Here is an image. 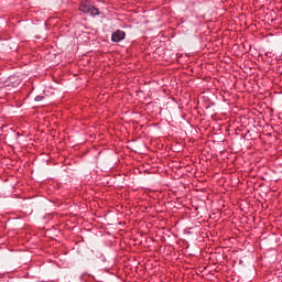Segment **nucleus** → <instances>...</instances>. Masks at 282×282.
<instances>
[{
	"label": "nucleus",
	"instance_id": "obj_1",
	"mask_svg": "<svg viewBox=\"0 0 282 282\" xmlns=\"http://www.w3.org/2000/svg\"><path fill=\"white\" fill-rule=\"evenodd\" d=\"M79 10L85 14H91V17H98V14H100V12L98 11V9H96V7L87 3L80 4Z\"/></svg>",
	"mask_w": 282,
	"mask_h": 282
},
{
	"label": "nucleus",
	"instance_id": "obj_2",
	"mask_svg": "<svg viewBox=\"0 0 282 282\" xmlns=\"http://www.w3.org/2000/svg\"><path fill=\"white\" fill-rule=\"evenodd\" d=\"M124 36H127L124 31L117 30L115 33H112L111 41L113 43H120V41H124Z\"/></svg>",
	"mask_w": 282,
	"mask_h": 282
}]
</instances>
